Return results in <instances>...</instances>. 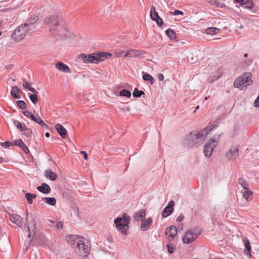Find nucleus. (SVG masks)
<instances>
[{"mask_svg":"<svg viewBox=\"0 0 259 259\" xmlns=\"http://www.w3.org/2000/svg\"><path fill=\"white\" fill-rule=\"evenodd\" d=\"M27 226L26 225L25 228H27L29 232L30 231V228L35 229V223L34 219L32 218L29 222L27 221Z\"/></svg>","mask_w":259,"mask_h":259,"instance_id":"nucleus-36","label":"nucleus"},{"mask_svg":"<svg viewBox=\"0 0 259 259\" xmlns=\"http://www.w3.org/2000/svg\"><path fill=\"white\" fill-rule=\"evenodd\" d=\"M114 223L117 230L121 231L123 234H126L128 225L122 222V218H117L115 219Z\"/></svg>","mask_w":259,"mask_h":259,"instance_id":"nucleus-11","label":"nucleus"},{"mask_svg":"<svg viewBox=\"0 0 259 259\" xmlns=\"http://www.w3.org/2000/svg\"><path fill=\"white\" fill-rule=\"evenodd\" d=\"M234 2L236 3H240V4H242V3L243 2V1H244V0H234Z\"/></svg>","mask_w":259,"mask_h":259,"instance_id":"nucleus-64","label":"nucleus"},{"mask_svg":"<svg viewBox=\"0 0 259 259\" xmlns=\"http://www.w3.org/2000/svg\"><path fill=\"white\" fill-rule=\"evenodd\" d=\"M153 20L156 21L157 25L159 26H162L163 23V20L160 17H159V18H158L157 19H155Z\"/></svg>","mask_w":259,"mask_h":259,"instance_id":"nucleus-48","label":"nucleus"},{"mask_svg":"<svg viewBox=\"0 0 259 259\" xmlns=\"http://www.w3.org/2000/svg\"><path fill=\"white\" fill-rule=\"evenodd\" d=\"M80 153L83 155L84 158L85 159H88V154L85 151H81Z\"/></svg>","mask_w":259,"mask_h":259,"instance_id":"nucleus-63","label":"nucleus"},{"mask_svg":"<svg viewBox=\"0 0 259 259\" xmlns=\"http://www.w3.org/2000/svg\"><path fill=\"white\" fill-rule=\"evenodd\" d=\"M165 33L171 40H175L176 38V33L174 30L168 29L165 31Z\"/></svg>","mask_w":259,"mask_h":259,"instance_id":"nucleus-37","label":"nucleus"},{"mask_svg":"<svg viewBox=\"0 0 259 259\" xmlns=\"http://www.w3.org/2000/svg\"><path fill=\"white\" fill-rule=\"evenodd\" d=\"M112 55L110 53L107 52H99L98 53H93L90 54L91 58V63H98L99 62L103 61L106 59H109Z\"/></svg>","mask_w":259,"mask_h":259,"instance_id":"nucleus-6","label":"nucleus"},{"mask_svg":"<svg viewBox=\"0 0 259 259\" xmlns=\"http://www.w3.org/2000/svg\"><path fill=\"white\" fill-rule=\"evenodd\" d=\"M170 13L175 16H177L178 15H183V12L182 11H179L178 10H176L175 11H174L173 12H171Z\"/></svg>","mask_w":259,"mask_h":259,"instance_id":"nucleus-51","label":"nucleus"},{"mask_svg":"<svg viewBox=\"0 0 259 259\" xmlns=\"http://www.w3.org/2000/svg\"><path fill=\"white\" fill-rule=\"evenodd\" d=\"M157 78L160 81H162L164 79V76L162 74H159L157 75Z\"/></svg>","mask_w":259,"mask_h":259,"instance_id":"nucleus-60","label":"nucleus"},{"mask_svg":"<svg viewBox=\"0 0 259 259\" xmlns=\"http://www.w3.org/2000/svg\"><path fill=\"white\" fill-rule=\"evenodd\" d=\"M177 228L175 226H171L165 230V234L168 236V239L172 240L177 235Z\"/></svg>","mask_w":259,"mask_h":259,"instance_id":"nucleus-16","label":"nucleus"},{"mask_svg":"<svg viewBox=\"0 0 259 259\" xmlns=\"http://www.w3.org/2000/svg\"><path fill=\"white\" fill-rule=\"evenodd\" d=\"M55 128L58 133L63 138H66L67 132L63 126L58 123L55 125Z\"/></svg>","mask_w":259,"mask_h":259,"instance_id":"nucleus-19","label":"nucleus"},{"mask_svg":"<svg viewBox=\"0 0 259 259\" xmlns=\"http://www.w3.org/2000/svg\"><path fill=\"white\" fill-rule=\"evenodd\" d=\"M201 231L198 229H192L188 230L183 237V242L185 243H190L194 241L200 235Z\"/></svg>","mask_w":259,"mask_h":259,"instance_id":"nucleus-5","label":"nucleus"},{"mask_svg":"<svg viewBox=\"0 0 259 259\" xmlns=\"http://www.w3.org/2000/svg\"><path fill=\"white\" fill-rule=\"evenodd\" d=\"M146 215V211L144 209H140L139 211L136 213L134 216V220L136 221L140 222L143 220V218Z\"/></svg>","mask_w":259,"mask_h":259,"instance_id":"nucleus-23","label":"nucleus"},{"mask_svg":"<svg viewBox=\"0 0 259 259\" xmlns=\"http://www.w3.org/2000/svg\"><path fill=\"white\" fill-rule=\"evenodd\" d=\"M254 106L255 107H259V96L257 97V98L255 100V102L254 103Z\"/></svg>","mask_w":259,"mask_h":259,"instance_id":"nucleus-59","label":"nucleus"},{"mask_svg":"<svg viewBox=\"0 0 259 259\" xmlns=\"http://www.w3.org/2000/svg\"><path fill=\"white\" fill-rule=\"evenodd\" d=\"M24 144L25 143L21 139L16 140L13 143V145L18 146L21 148Z\"/></svg>","mask_w":259,"mask_h":259,"instance_id":"nucleus-45","label":"nucleus"},{"mask_svg":"<svg viewBox=\"0 0 259 259\" xmlns=\"http://www.w3.org/2000/svg\"><path fill=\"white\" fill-rule=\"evenodd\" d=\"M23 115L26 116V117L31 119V120L33 119V117H34V115H33L30 111H25L22 112Z\"/></svg>","mask_w":259,"mask_h":259,"instance_id":"nucleus-43","label":"nucleus"},{"mask_svg":"<svg viewBox=\"0 0 259 259\" xmlns=\"http://www.w3.org/2000/svg\"><path fill=\"white\" fill-rule=\"evenodd\" d=\"M91 246L90 242L83 237V239H80L77 242V247L75 248L76 252L80 257L85 258L88 256Z\"/></svg>","mask_w":259,"mask_h":259,"instance_id":"nucleus-4","label":"nucleus"},{"mask_svg":"<svg viewBox=\"0 0 259 259\" xmlns=\"http://www.w3.org/2000/svg\"><path fill=\"white\" fill-rule=\"evenodd\" d=\"M0 145L2 147L5 148H8V147L13 145V144L12 142H9V141H7L6 142H1L0 143Z\"/></svg>","mask_w":259,"mask_h":259,"instance_id":"nucleus-44","label":"nucleus"},{"mask_svg":"<svg viewBox=\"0 0 259 259\" xmlns=\"http://www.w3.org/2000/svg\"><path fill=\"white\" fill-rule=\"evenodd\" d=\"M153 220L151 218H148L147 219L143 220L141 225V229L143 231H147L151 225Z\"/></svg>","mask_w":259,"mask_h":259,"instance_id":"nucleus-17","label":"nucleus"},{"mask_svg":"<svg viewBox=\"0 0 259 259\" xmlns=\"http://www.w3.org/2000/svg\"><path fill=\"white\" fill-rule=\"evenodd\" d=\"M174 205L175 202L173 200H171L168 202L167 205L163 209L162 212V216L163 218H166L173 212Z\"/></svg>","mask_w":259,"mask_h":259,"instance_id":"nucleus-14","label":"nucleus"},{"mask_svg":"<svg viewBox=\"0 0 259 259\" xmlns=\"http://www.w3.org/2000/svg\"><path fill=\"white\" fill-rule=\"evenodd\" d=\"M218 144V140H215L213 138L210 139L204 148V153L206 157H209L212 153L214 148Z\"/></svg>","mask_w":259,"mask_h":259,"instance_id":"nucleus-9","label":"nucleus"},{"mask_svg":"<svg viewBox=\"0 0 259 259\" xmlns=\"http://www.w3.org/2000/svg\"><path fill=\"white\" fill-rule=\"evenodd\" d=\"M208 3L212 5H217L218 0H205Z\"/></svg>","mask_w":259,"mask_h":259,"instance_id":"nucleus-54","label":"nucleus"},{"mask_svg":"<svg viewBox=\"0 0 259 259\" xmlns=\"http://www.w3.org/2000/svg\"><path fill=\"white\" fill-rule=\"evenodd\" d=\"M90 57V54L86 55L85 54H80L78 56V58L80 60H81L82 62L84 63H91V58Z\"/></svg>","mask_w":259,"mask_h":259,"instance_id":"nucleus-27","label":"nucleus"},{"mask_svg":"<svg viewBox=\"0 0 259 259\" xmlns=\"http://www.w3.org/2000/svg\"><path fill=\"white\" fill-rule=\"evenodd\" d=\"M32 120L34 121V122L39 124V125L40 124V122L42 121V120L39 116L36 117L35 116H34Z\"/></svg>","mask_w":259,"mask_h":259,"instance_id":"nucleus-49","label":"nucleus"},{"mask_svg":"<svg viewBox=\"0 0 259 259\" xmlns=\"http://www.w3.org/2000/svg\"><path fill=\"white\" fill-rule=\"evenodd\" d=\"M40 125H41L42 127H45L46 128H47L48 127V125L45 123L44 121L42 120V122H40Z\"/></svg>","mask_w":259,"mask_h":259,"instance_id":"nucleus-61","label":"nucleus"},{"mask_svg":"<svg viewBox=\"0 0 259 259\" xmlns=\"http://www.w3.org/2000/svg\"><path fill=\"white\" fill-rule=\"evenodd\" d=\"M23 28L26 29V33L29 31H34L35 29V26L33 24H30L28 23H25L22 25Z\"/></svg>","mask_w":259,"mask_h":259,"instance_id":"nucleus-32","label":"nucleus"},{"mask_svg":"<svg viewBox=\"0 0 259 259\" xmlns=\"http://www.w3.org/2000/svg\"><path fill=\"white\" fill-rule=\"evenodd\" d=\"M184 215L183 214H180V216L177 218L176 221L177 222H182L184 220Z\"/></svg>","mask_w":259,"mask_h":259,"instance_id":"nucleus-53","label":"nucleus"},{"mask_svg":"<svg viewBox=\"0 0 259 259\" xmlns=\"http://www.w3.org/2000/svg\"><path fill=\"white\" fill-rule=\"evenodd\" d=\"M56 227L58 229H62V228H63V224L61 222H59L56 225Z\"/></svg>","mask_w":259,"mask_h":259,"instance_id":"nucleus-55","label":"nucleus"},{"mask_svg":"<svg viewBox=\"0 0 259 259\" xmlns=\"http://www.w3.org/2000/svg\"><path fill=\"white\" fill-rule=\"evenodd\" d=\"M24 134L25 136L27 137H30L32 135V130L29 128H26V130L25 131Z\"/></svg>","mask_w":259,"mask_h":259,"instance_id":"nucleus-50","label":"nucleus"},{"mask_svg":"<svg viewBox=\"0 0 259 259\" xmlns=\"http://www.w3.org/2000/svg\"><path fill=\"white\" fill-rule=\"evenodd\" d=\"M150 18L152 20L157 19L159 17L157 12L156 11L155 7L154 6H152L150 9Z\"/></svg>","mask_w":259,"mask_h":259,"instance_id":"nucleus-31","label":"nucleus"},{"mask_svg":"<svg viewBox=\"0 0 259 259\" xmlns=\"http://www.w3.org/2000/svg\"><path fill=\"white\" fill-rule=\"evenodd\" d=\"M28 90L29 91H30V92H31L32 93H33V94H38V92L35 89H34L32 87H30L29 88H28Z\"/></svg>","mask_w":259,"mask_h":259,"instance_id":"nucleus-58","label":"nucleus"},{"mask_svg":"<svg viewBox=\"0 0 259 259\" xmlns=\"http://www.w3.org/2000/svg\"><path fill=\"white\" fill-rule=\"evenodd\" d=\"M42 200L49 205L54 206L56 203V200L54 197H44Z\"/></svg>","mask_w":259,"mask_h":259,"instance_id":"nucleus-28","label":"nucleus"},{"mask_svg":"<svg viewBox=\"0 0 259 259\" xmlns=\"http://www.w3.org/2000/svg\"><path fill=\"white\" fill-rule=\"evenodd\" d=\"M239 184L242 187L243 190L249 188V184L246 180L242 178H239L238 179Z\"/></svg>","mask_w":259,"mask_h":259,"instance_id":"nucleus-33","label":"nucleus"},{"mask_svg":"<svg viewBox=\"0 0 259 259\" xmlns=\"http://www.w3.org/2000/svg\"><path fill=\"white\" fill-rule=\"evenodd\" d=\"M145 93L142 91H139L137 88H135L133 95L134 97L139 98L142 95H144Z\"/></svg>","mask_w":259,"mask_h":259,"instance_id":"nucleus-38","label":"nucleus"},{"mask_svg":"<svg viewBox=\"0 0 259 259\" xmlns=\"http://www.w3.org/2000/svg\"><path fill=\"white\" fill-rule=\"evenodd\" d=\"M119 96L130 98L131 96V93L128 90L124 89L119 92Z\"/></svg>","mask_w":259,"mask_h":259,"instance_id":"nucleus-39","label":"nucleus"},{"mask_svg":"<svg viewBox=\"0 0 259 259\" xmlns=\"http://www.w3.org/2000/svg\"><path fill=\"white\" fill-rule=\"evenodd\" d=\"M25 197L28 204H32L33 202L31 195L30 193H27L25 194Z\"/></svg>","mask_w":259,"mask_h":259,"instance_id":"nucleus-46","label":"nucleus"},{"mask_svg":"<svg viewBox=\"0 0 259 259\" xmlns=\"http://www.w3.org/2000/svg\"><path fill=\"white\" fill-rule=\"evenodd\" d=\"M220 32V29L216 27H208L205 31L207 34L213 35L216 34Z\"/></svg>","mask_w":259,"mask_h":259,"instance_id":"nucleus-30","label":"nucleus"},{"mask_svg":"<svg viewBox=\"0 0 259 259\" xmlns=\"http://www.w3.org/2000/svg\"><path fill=\"white\" fill-rule=\"evenodd\" d=\"M40 125H41L42 127H45L46 128H47L48 127V125L45 123L44 121L42 120V122H40Z\"/></svg>","mask_w":259,"mask_h":259,"instance_id":"nucleus-62","label":"nucleus"},{"mask_svg":"<svg viewBox=\"0 0 259 259\" xmlns=\"http://www.w3.org/2000/svg\"><path fill=\"white\" fill-rule=\"evenodd\" d=\"M167 247L168 248V251L170 253H172L174 252V248L172 246H170L169 245L167 244Z\"/></svg>","mask_w":259,"mask_h":259,"instance_id":"nucleus-57","label":"nucleus"},{"mask_svg":"<svg viewBox=\"0 0 259 259\" xmlns=\"http://www.w3.org/2000/svg\"><path fill=\"white\" fill-rule=\"evenodd\" d=\"M45 176L51 181H54L57 178V175L51 169H46L45 171Z\"/></svg>","mask_w":259,"mask_h":259,"instance_id":"nucleus-24","label":"nucleus"},{"mask_svg":"<svg viewBox=\"0 0 259 259\" xmlns=\"http://www.w3.org/2000/svg\"><path fill=\"white\" fill-rule=\"evenodd\" d=\"M66 239L68 244L75 249L77 247V242H79L80 239H83V237L76 235H68L66 236Z\"/></svg>","mask_w":259,"mask_h":259,"instance_id":"nucleus-10","label":"nucleus"},{"mask_svg":"<svg viewBox=\"0 0 259 259\" xmlns=\"http://www.w3.org/2000/svg\"><path fill=\"white\" fill-rule=\"evenodd\" d=\"M243 197L246 200H250L252 198V192L249 188L242 191Z\"/></svg>","mask_w":259,"mask_h":259,"instance_id":"nucleus-25","label":"nucleus"},{"mask_svg":"<svg viewBox=\"0 0 259 259\" xmlns=\"http://www.w3.org/2000/svg\"><path fill=\"white\" fill-rule=\"evenodd\" d=\"M223 72L222 71V70L218 68L215 72L211 74L210 76L208 78V82L210 83H213L216 80L221 78Z\"/></svg>","mask_w":259,"mask_h":259,"instance_id":"nucleus-15","label":"nucleus"},{"mask_svg":"<svg viewBox=\"0 0 259 259\" xmlns=\"http://www.w3.org/2000/svg\"><path fill=\"white\" fill-rule=\"evenodd\" d=\"M122 222H124L128 225V224L131 221V218L126 213H123L122 216Z\"/></svg>","mask_w":259,"mask_h":259,"instance_id":"nucleus-42","label":"nucleus"},{"mask_svg":"<svg viewBox=\"0 0 259 259\" xmlns=\"http://www.w3.org/2000/svg\"><path fill=\"white\" fill-rule=\"evenodd\" d=\"M29 98L33 104H36L38 102V97L37 94H30Z\"/></svg>","mask_w":259,"mask_h":259,"instance_id":"nucleus-41","label":"nucleus"},{"mask_svg":"<svg viewBox=\"0 0 259 259\" xmlns=\"http://www.w3.org/2000/svg\"><path fill=\"white\" fill-rule=\"evenodd\" d=\"M208 134V128H204L197 133L192 132L185 138V144L189 147H198L203 143Z\"/></svg>","mask_w":259,"mask_h":259,"instance_id":"nucleus-1","label":"nucleus"},{"mask_svg":"<svg viewBox=\"0 0 259 259\" xmlns=\"http://www.w3.org/2000/svg\"><path fill=\"white\" fill-rule=\"evenodd\" d=\"M143 79L145 81H148L151 84H153L154 82V79L149 74L145 73L143 74Z\"/></svg>","mask_w":259,"mask_h":259,"instance_id":"nucleus-35","label":"nucleus"},{"mask_svg":"<svg viewBox=\"0 0 259 259\" xmlns=\"http://www.w3.org/2000/svg\"><path fill=\"white\" fill-rule=\"evenodd\" d=\"M243 241L245 246L244 252L249 258H251L252 256L250 253L251 248L249 241L247 237H243Z\"/></svg>","mask_w":259,"mask_h":259,"instance_id":"nucleus-18","label":"nucleus"},{"mask_svg":"<svg viewBox=\"0 0 259 259\" xmlns=\"http://www.w3.org/2000/svg\"><path fill=\"white\" fill-rule=\"evenodd\" d=\"M56 67L60 71L70 73L71 72L68 66L61 62H58L56 64Z\"/></svg>","mask_w":259,"mask_h":259,"instance_id":"nucleus-20","label":"nucleus"},{"mask_svg":"<svg viewBox=\"0 0 259 259\" xmlns=\"http://www.w3.org/2000/svg\"><path fill=\"white\" fill-rule=\"evenodd\" d=\"M14 124L21 132H24L26 130V125L24 123L20 122L17 120H14Z\"/></svg>","mask_w":259,"mask_h":259,"instance_id":"nucleus-29","label":"nucleus"},{"mask_svg":"<svg viewBox=\"0 0 259 259\" xmlns=\"http://www.w3.org/2000/svg\"><path fill=\"white\" fill-rule=\"evenodd\" d=\"M38 20V17L35 15H31L30 18L26 20V23L30 24H33Z\"/></svg>","mask_w":259,"mask_h":259,"instance_id":"nucleus-34","label":"nucleus"},{"mask_svg":"<svg viewBox=\"0 0 259 259\" xmlns=\"http://www.w3.org/2000/svg\"><path fill=\"white\" fill-rule=\"evenodd\" d=\"M252 75L250 72H245L241 76L238 77L234 82V86L240 90H245L247 86L252 83Z\"/></svg>","mask_w":259,"mask_h":259,"instance_id":"nucleus-2","label":"nucleus"},{"mask_svg":"<svg viewBox=\"0 0 259 259\" xmlns=\"http://www.w3.org/2000/svg\"><path fill=\"white\" fill-rule=\"evenodd\" d=\"M117 56L118 57L123 56L124 58L126 57L133 58L138 57L143 58L144 57V53L136 50H129L127 51H122L118 53Z\"/></svg>","mask_w":259,"mask_h":259,"instance_id":"nucleus-8","label":"nucleus"},{"mask_svg":"<svg viewBox=\"0 0 259 259\" xmlns=\"http://www.w3.org/2000/svg\"><path fill=\"white\" fill-rule=\"evenodd\" d=\"M217 125H215V124H213V125H211L208 127H207L206 128H208V134L209 133V132L212 130L214 128H215L217 127Z\"/></svg>","mask_w":259,"mask_h":259,"instance_id":"nucleus-56","label":"nucleus"},{"mask_svg":"<svg viewBox=\"0 0 259 259\" xmlns=\"http://www.w3.org/2000/svg\"><path fill=\"white\" fill-rule=\"evenodd\" d=\"M23 87L24 89H27L31 87L30 84L28 83V82L27 81L26 79H24L23 80Z\"/></svg>","mask_w":259,"mask_h":259,"instance_id":"nucleus-47","label":"nucleus"},{"mask_svg":"<svg viewBox=\"0 0 259 259\" xmlns=\"http://www.w3.org/2000/svg\"><path fill=\"white\" fill-rule=\"evenodd\" d=\"M17 104L21 109H26L27 108V105L24 101L18 100L17 101Z\"/></svg>","mask_w":259,"mask_h":259,"instance_id":"nucleus-40","label":"nucleus"},{"mask_svg":"<svg viewBox=\"0 0 259 259\" xmlns=\"http://www.w3.org/2000/svg\"><path fill=\"white\" fill-rule=\"evenodd\" d=\"M22 92L17 87L14 86L12 88L11 94L12 97L14 99H18L19 96L22 95Z\"/></svg>","mask_w":259,"mask_h":259,"instance_id":"nucleus-21","label":"nucleus"},{"mask_svg":"<svg viewBox=\"0 0 259 259\" xmlns=\"http://www.w3.org/2000/svg\"><path fill=\"white\" fill-rule=\"evenodd\" d=\"M22 149L24 151L25 153H28L29 152V150L27 147V146L24 144L21 147Z\"/></svg>","mask_w":259,"mask_h":259,"instance_id":"nucleus-52","label":"nucleus"},{"mask_svg":"<svg viewBox=\"0 0 259 259\" xmlns=\"http://www.w3.org/2000/svg\"><path fill=\"white\" fill-rule=\"evenodd\" d=\"M241 6L245 9L251 10L254 7V3L252 0H244Z\"/></svg>","mask_w":259,"mask_h":259,"instance_id":"nucleus-26","label":"nucleus"},{"mask_svg":"<svg viewBox=\"0 0 259 259\" xmlns=\"http://www.w3.org/2000/svg\"><path fill=\"white\" fill-rule=\"evenodd\" d=\"M37 189L44 194H48L51 190L50 187L46 183L41 184L40 186L37 187Z\"/></svg>","mask_w":259,"mask_h":259,"instance_id":"nucleus-22","label":"nucleus"},{"mask_svg":"<svg viewBox=\"0 0 259 259\" xmlns=\"http://www.w3.org/2000/svg\"><path fill=\"white\" fill-rule=\"evenodd\" d=\"M10 220L13 223L21 228L25 229L26 224L23 221L22 218L16 214H12L10 215Z\"/></svg>","mask_w":259,"mask_h":259,"instance_id":"nucleus-12","label":"nucleus"},{"mask_svg":"<svg viewBox=\"0 0 259 259\" xmlns=\"http://www.w3.org/2000/svg\"><path fill=\"white\" fill-rule=\"evenodd\" d=\"M44 22L50 27V31H56L61 32L63 28L60 24L59 18L56 14L45 17Z\"/></svg>","mask_w":259,"mask_h":259,"instance_id":"nucleus-3","label":"nucleus"},{"mask_svg":"<svg viewBox=\"0 0 259 259\" xmlns=\"http://www.w3.org/2000/svg\"><path fill=\"white\" fill-rule=\"evenodd\" d=\"M26 35V30L22 25H20L17 27L15 31L12 33L11 37L13 40L16 41H20Z\"/></svg>","mask_w":259,"mask_h":259,"instance_id":"nucleus-7","label":"nucleus"},{"mask_svg":"<svg viewBox=\"0 0 259 259\" xmlns=\"http://www.w3.org/2000/svg\"><path fill=\"white\" fill-rule=\"evenodd\" d=\"M239 156V149L238 147H231L226 153V158L228 160H232L236 159Z\"/></svg>","mask_w":259,"mask_h":259,"instance_id":"nucleus-13","label":"nucleus"}]
</instances>
